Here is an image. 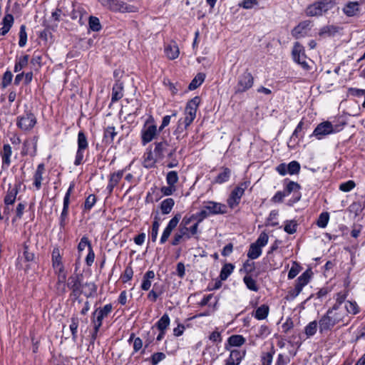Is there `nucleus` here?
Segmentation results:
<instances>
[{
  "label": "nucleus",
  "instance_id": "obj_23",
  "mask_svg": "<svg viewBox=\"0 0 365 365\" xmlns=\"http://www.w3.org/2000/svg\"><path fill=\"white\" fill-rule=\"evenodd\" d=\"M164 51L166 56L170 60L177 58L180 54L178 46L175 41H173L165 46Z\"/></svg>",
  "mask_w": 365,
  "mask_h": 365
},
{
  "label": "nucleus",
  "instance_id": "obj_25",
  "mask_svg": "<svg viewBox=\"0 0 365 365\" xmlns=\"http://www.w3.org/2000/svg\"><path fill=\"white\" fill-rule=\"evenodd\" d=\"M14 22V17L11 14H7L2 19V27L0 29V36H5L11 29Z\"/></svg>",
  "mask_w": 365,
  "mask_h": 365
},
{
  "label": "nucleus",
  "instance_id": "obj_41",
  "mask_svg": "<svg viewBox=\"0 0 365 365\" xmlns=\"http://www.w3.org/2000/svg\"><path fill=\"white\" fill-rule=\"evenodd\" d=\"M233 270L234 266L232 264H225L220 271V277L221 280H226Z\"/></svg>",
  "mask_w": 365,
  "mask_h": 365
},
{
  "label": "nucleus",
  "instance_id": "obj_43",
  "mask_svg": "<svg viewBox=\"0 0 365 365\" xmlns=\"http://www.w3.org/2000/svg\"><path fill=\"white\" fill-rule=\"evenodd\" d=\"M160 227L159 219L155 217L152 224V228L150 231V237L153 242H155L158 235V230Z\"/></svg>",
  "mask_w": 365,
  "mask_h": 365
},
{
  "label": "nucleus",
  "instance_id": "obj_18",
  "mask_svg": "<svg viewBox=\"0 0 365 365\" xmlns=\"http://www.w3.org/2000/svg\"><path fill=\"white\" fill-rule=\"evenodd\" d=\"M45 173V165L43 163H40L34 174L33 176V185L35 187L36 190H39L41 188L42 182L43 180V175Z\"/></svg>",
  "mask_w": 365,
  "mask_h": 365
},
{
  "label": "nucleus",
  "instance_id": "obj_15",
  "mask_svg": "<svg viewBox=\"0 0 365 365\" xmlns=\"http://www.w3.org/2000/svg\"><path fill=\"white\" fill-rule=\"evenodd\" d=\"M0 155L2 160L1 168L3 170L8 169L11 163V158L12 155V148L9 144L4 145Z\"/></svg>",
  "mask_w": 365,
  "mask_h": 365
},
{
  "label": "nucleus",
  "instance_id": "obj_42",
  "mask_svg": "<svg viewBox=\"0 0 365 365\" xmlns=\"http://www.w3.org/2000/svg\"><path fill=\"white\" fill-rule=\"evenodd\" d=\"M243 281L245 284H246L247 289L250 290L257 292L258 291V286L257 284V282L255 279H254L251 276L246 275L243 278Z\"/></svg>",
  "mask_w": 365,
  "mask_h": 365
},
{
  "label": "nucleus",
  "instance_id": "obj_45",
  "mask_svg": "<svg viewBox=\"0 0 365 365\" xmlns=\"http://www.w3.org/2000/svg\"><path fill=\"white\" fill-rule=\"evenodd\" d=\"M78 319L76 317H72L71 319V324L69 326L72 338L75 341L77 338V331L78 327Z\"/></svg>",
  "mask_w": 365,
  "mask_h": 365
},
{
  "label": "nucleus",
  "instance_id": "obj_35",
  "mask_svg": "<svg viewBox=\"0 0 365 365\" xmlns=\"http://www.w3.org/2000/svg\"><path fill=\"white\" fill-rule=\"evenodd\" d=\"M175 205V201L172 198H166L165 200H163L160 204V210L163 214L167 215L169 214L173 206Z\"/></svg>",
  "mask_w": 365,
  "mask_h": 365
},
{
  "label": "nucleus",
  "instance_id": "obj_31",
  "mask_svg": "<svg viewBox=\"0 0 365 365\" xmlns=\"http://www.w3.org/2000/svg\"><path fill=\"white\" fill-rule=\"evenodd\" d=\"M231 175V170L228 168H222V171L215 178L214 182L222 184L229 180Z\"/></svg>",
  "mask_w": 365,
  "mask_h": 365
},
{
  "label": "nucleus",
  "instance_id": "obj_49",
  "mask_svg": "<svg viewBox=\"0 0 365 365\" xmlns=\"http://www.w3.org/2000/svg\"><path fill=\"white\" fill-rule=\"evenodd\" d=\"M27 42V34L26 31V26L24 25H21L19 31V45L20 47H24L26 46Z\"/></svg>",
  "mask_w": 365,
  "mask_h": 365
},
{
  "label": "nucleus",
  "instance_id": "obj_36",
  "mask_svg": "<svg viewBox=\"0 0 365 365\" xmlns=\"http://www.w3.org/2000/svg\"><path fill=\"white\" fill-rule=\"evenodd\" d=\"M68 287L75 293H79L81 290V282L77 276H71L68 280Z\"/></svg>",
  "mask_w": 365,
  "mask_h": 365
},
{
  "label": "nucleus",
  "instance_id": "obj_40",
  "mask_svg": "<svg viewBox=\"0 0 365 365\" xmlns=\"http://www.w3.org/2000/svg\"><path fill=\"white\" fill-rule=\"evenodd\" d=\"M117 135L113 126H108L104 130L103 137L107 143H111Z\"/></svg>",
  "mask_w": 365,
  "mask_h": 365
},
{
  "label": "nucleus",
  "instance_id": "obj_57",
  "mask_svg": "<svg viewBox=\"0 0 365 365\" xmlns=\"http://www.w3.org/2000/svg\"><path fill=\"white\" fill-rule=\"evenodd\" d=\"M290 362L289 356L284 354H279L274 365H287Z\"/></svg>",
  "mask_w": 365,
  "mask_h": 365
},
{
  "label": "nucleus",
  "instance_id": "obj_58",
  "mask_svg": "<svg viewBox=\"0 0 365 365\" xmlns=\"http://www.w3.org/2000/svg\"><path fill=\"white\" fill-rule=\"evenodd\" d=\"M96 198L94 195H89L86 199L84 208L86 210H90L96 204Z\"/></svg>",
  "mask_w": 365,
  "mask_h": 365
},
{
  "label": "nucleus",
  "instance_id": "obj_51",
  "mask_svg": "<svg viewBox=\"0 0 365 365\" xmlns=\"http://www.w3.org/2000/svg\"><path fill=\"white\" fill-rule=\"evenodd\" d=\"M166 356L163 352H156L154 353L150 359H149L152 364V365H157L160 361H163L165 359Z\"/></svg>",
  "mask_w": 365,
  "mask_h": 365
},
{
  "label": "nucleus",
  "instance_id": "obj_54",
  "mask_svg": "<svg viewBox=\"0 0 365 365\" xmlns=\"http://www.w3.org/2000/svg\"><path fill=\"white\" fill-rule=\"evenodd\" d=\"M287 170L289 175L297 174L299 172L300 165L297 161H292L287 165Z\"/></svg>",
  "mask_w": 365,
  "mask_h": 365
},
{
  "label": "nucleus",
  "instance_id": "obj_16",
  "mask_svg": "<svg viewBox=\"0 0 365 365\" xmlns=\"http://www.w3.org/2000/svg\"><path fill=\"white\" fill-rule=\"evenodd\" d=\"M312 274V271L310 269H307L297 278L295 285L297 294H299L302 292L303 287L309 283Z\"/></svg>",
  "mask_w": 365,
  "mask_h": 365
},
{
  "label": "nucleus",
  "instance_id": "obj_8",
  "mask_svg": "<svg viewBox=\"0 0 365 365\" xmlns=\"http://www.w3.org/2000/svg\"><path fill=\"white\" fill-rule=\"evenodd\" d=\"M78 149L76 154L74 164L79 165L82 163L85 150L88 148L87 138L84 133L80 131L78 134Z\"/></svg>",
  "mask_w": 365,
  "mask_h": 365
},
{
  "label": "nucleus",
  "instance_id": "obj_56",
  "mask_svg": "<svg viewBox=\"0 0 365 365\" xmlns=\"http://www.w3.org/2000/svg\"><path fill=\"white\" fill-rule=\"evenodd\" d=\"M166 146V142H159L155 143V153L159 158H162L163 157V152Z\"/></svg>",
  "mask_w": 365,
  "mask_h": 365
},
{
  "label": "nucleus",
  "instance_id": "obj_21",
  "mask_svg": "<svg viewBox=\"0 0 365 365\" xmlns=\"http://www.w3.org/2000/svg\"><path fill=\"white\" fill-rule=\"evenodd\" d=\"M37 140L34 139L33 140H25L23 144V148L21 154L23 155H30L34 156L36 154Z\"/></svg>",
  "mask_w": 365,
  "mask_h": 365
},
{
  "label": "nucleus",
  "instance_id": "obj_47",
  "mask_svg": "<svg viewBox=\"0 0 365 365\" xmlns=\"http://www.w3.org/2000/svg\"><path fill=\"white\" fill-rule=\"evenodd\" d=\"M329 220V215L328 212H322L320 214L317 225L319 227L324 228L327 227Z\"/></svg>",
  "mask_w": 365,
  "mask_h": 365
},
{
  "label": "nucleus",
  "instance_id": "obj_17",
  "mask_svg": "<svg viewBox=\"0 0 365 365\" xmlns=\"http://www.w3.org/2000/svg\"><path fill=\"white\" fill-rule=\"evenodd\" d=\"M19 185L11 186L9 185V189L4 199L5 205H13L16 201V196L19 193Z\"/></svg>",
  "mask_w": 365,
  "mask_h": 365
},
{
  "label": "nucleus",
  "instance_id": "obj_11",
  "mask_svg": "<svg viewBox=\"0 0 365 365\" xmlns=\"http://www.w3.org/2000/svg\"><path fill=\"white\" fill-rule=\"evenodd\" d=\"M254 83V78L251 73L245 71L242 73L237 81L235 88L236 93H243L252 87Z\"/></svg>",
  "mask_w": 365,
  "mask_h": 365
},
{
  "label": "nucleus",
  "instance_id": "obj_13",
  "mask_svg": "<svg viewBox=\"0 0 365 365\" xmlns=\"http://www.w3.org/2000/svg\"><path fill=\"white\" fill-rule=\"evenodd\" d=\"M192 220L191 217H184L179 230H183L185 232V239H190L191 236L195 235L197 232L199 222H195L192 225L188 226Z\"/></svg>",
  "mask_w": 365,
  "mask_h": 365
},
{
  "label": "nucleus",
  "instance_id": "obj_32",
  "mask_svg": "<svg viewBox=\"0 0 365 365\" xmlns=\"http://www.w3.org/2000/svg\"><path fill=\"white\" fill-rule=\"evenodd\" d=\"M274 353L275 351L273 346L269 351L262 352L260 356L262 365H272Z\"/></svg>",
  "mask_w": 365,
  "mask_h": 365
},
{
  "label": "nucleus",
  "instance_id": "obj_61",
  "mask_svg": "<svg viewBox=\"0 0 365 365\" xmlns=\"http://www.w3.org/2000/svg\"><path fill=\"white\" fill-rule=\"evenodd\" d=\"M300 272V266L297 263L294 262L291 269L288 273V278L292 279H294Z\"/></svg>",
  "mask_w": 365,
  "mask_h": 365
},
{
  "label": "nucleus",
  "instance_id": "obj_37",
  "mask_svg": "<svg viewBox=\"0 0 365 365\" xmlns=\"http://www.w3.org/2000/svg\"><path fill=\"white\" fill-rule=\"evenodd\" d=\"M205 75L202 73H199L196 75V76L192 80L188 88L190 90L192 91L198 88L205 81Z\"/></svg>",
  "mask_w": 365,
  "mask_h": 365
},
{
  "label": "nucleus",
  "instance_id": "obj_20",
  "mask_svg": "<svg viewBox=\"0 0 365 365\" xmlns=\"http://www.w3.org/2000/svg\"><path fill=\"white\" fill-rule=\"evenodd\" d=\"M124 174V170H118L117 172L113 173L109 176L108 184L107 185V190L109 193H111L113 190V188L118 184L123 175Z\"/></svg>",
  "mask_w": 365,
  "mask_h": 365
},
{
  "label": "nucleus",
  "instance_id": "obj_1",
  "mask_svg": "<svg viewBox=\"0 0 365 365\" xmlns=\"http://www.w3.org/2000/svg\"><path fill=\"white\" fill-rule=\"evenodd\" d=\"M349 322V319H347L344 309L337 301L320 319L319 322V331L322 333L331 329L336 324L342 323V325H346Z\"/></svg>",
  "mask_w": 365,
  "mask_h": 365
},
{
  "label": "nucleus",
  "instance_id": "obj_53",
  "mask_svg": "<svg viewBox=\"0 0 365 365\" xmlns=\"http://www.w3.org/2000/svg\"><path fill=\"white\" fill-rule=\"evenodd\" d=\"M269 237L267 234L264 232H262L259 236L258 237L257 240L255 242H254L255 245L259 246V247L262 248L263 247L266 246L268 242Z\"/></svg>",
  "mask_w": 365,
  "mask_h": 365
},
{
  "label": "nucleus",
  "instance_id": "obj_55",
  "mask_svg": "<svg viewBox=\"0 0 365 365\" xmlns=\"http://www.w3.org/2000/svg\"><path fill=\"white\" fill-rule=\"evenodd\" d=\"M86 247H88V249L89 250V247H92L88 238L86 236H83L81 239V241L78 245V252L81 253V252H83L86 249Z\"/></svg>",
  "mask_w": 365,
  "mask_h": 365
},
{
  "label": "nucleus",
  "instance_id": "obj_59",
  "mask_svg": "<svg viewBox=\"0 0 365 365\" xmlns=\"http://www.w3.org/2000/svg\"><path fill=\"white\" fill-rule=\"evenodd\" d=\"M284 231L288 234H294L297 231V223L293 221H287L285 223Z\"/></svg>",
  "mask_w": 365,
  "mask_h": 365
},
{
  "label": "nucleus",
  "instance_id": "obj_30",
  "mask_svg": "<svg viewBox=\"0 0 365 365\" xmlns=\"http://www.w3.org/2000/svg\"><path fill=\"white\" fill-rule=\"evenodd\" d=\"M155 277V273L152 270H149L145 272V274L143 276V282L141 284V289L144 291H148L152 284V279Z\"/></svg>",
  "mask_w": 365,
  "mask_h": 365
},
{
  "label": "nucleus",
  "instance_id": "obj_4",
  "mask_svg": "<svg viewBox=\"0 0 365 365\" xmlns=\"http://www.w3.org/2000/svg\"><path fill=\"white\" fill-rule=\"evenodd\" d=\"M334 2L332 0H320L310 4L306 9V14L309 16H322L328 10L332 9Z\"/></svg>",
  "mask_w": 365,
  "mask_h": 365
},
{
  "label": "nucleus",
  "instance_id": "obj_7",
  "mask_svg": "<svg viewBox=\"0 0 365 365\" xmlns=\"http://www.w3.org/2000/svg\"><path fill=\"white\" fill-rule=\"evenodd\" d=\"M249 182H242L231 192L227 200V203L231 209L236 207L240 204L245 190L247 188Z\"/></svg>",
  "mask_w": 365,
  "mask_h": 365
},
{
  "label": "nucleus",
  "instance_id": "obj_34",
  "mask_svg": "<svg viewBox=\"0 0 365 365\" xmlns=\"http://www.w3.org/2000/svg\"><path fill=\"white\" fill-rule=\"evenodd\" d=\"M245 338L239 334L232 335L227 339V342L230 346L237 347L241 346L245 343Z\"/></svg>",
  "mask_w": 365,
  "mask_h": 365
},
{
  "label": "nucleus",
  "instance_id": "obj_27",
  "mask_svg": "<svg viewBox=\"0 0 365 365\" xmlns=\"http://www.w3.org/2000/svg\"><path fill=\"white\" fill-rule=\"evenodd\" d=\"M343 11L348 16H354L359 12V4L357 1H350L345 5Z\"/></svg>",
  "mask_w": 365,
  "mask_h": 365
},
{
  "label": "nucleus",
  "instance_id": "obj_48",
  "mask_svg": "<svg viewBox=\"0 0 365 365\" xmlns=\"http://www.w3.org/2000/svg\"><path fill=\"white\" fill-rule=\"evenodd\" d=\"M133 340V351L134 352H138L143 347V341L139 337H135L134 334H132L128 339V341H131Z\"/></svg>",
  "mask_w": 365,
  "mask_h": 365
},
{
  "label": "nucleus",
  "instance_id": "obj_50",
  "mask_svg": "<svg viewBox=\"0 0 365 365\" xmlns=\"http://www.w3.org/2000/svg\"><path fill=\"white\" fill-rule=\"evenodd\" d=\"M300 189V185L295 182L289 181L285 186L284 192L288 196L291 192L298 191Z\"/></svg>",
  "mask_w": 365,
  "mask_h": 365
},
{
  "label": "nucleus",
  "instance_id": "obj_63",
  "mask_svg": "<svg viewBox=\"0 0 365 365\" xmlns=\"http://www.w3.org/2000/svg\"><path fill=\"white\" fill-rule=\"evenodd\" d=\"M133 276V271L131 267H127L123 275L121 276L122 280L124 283L130 281Z\"/></svg>",
  "mask_w": 365,
  "mask_h": 365
},
{
  "label": "nucleus",
  "instance_id": "obj_44",
  "mask_svg": "<svg viewBox=\"0 0 365 365\" xmlns=\"http://www.w3.org/2000/svg\"><path fill=\"white\" fill-rule=\"evenodd\" d=\"M317 330V322L312 321L309 322L304 328V332L307 337L314 335Z\"/></svg>",
  "mask_w": 365,
  "mask_h": 365
},
{
  "label": "nucleus",
  "instance_id": "obj_39",
  "mask_svg": "<svg viewBox=\"0 0 365 365\" xmlns=\"http://www.w3.org/2000/svg\"><path fill=\"white\" fill-rule=\"evenodd\" d=\"M170 319L167 314H164L156 323V327L160 331H165L170 325Z\"/></svg>",
  "mask_w": 365,
  "mask_h": 365
},
{
  "label": "nucleus",
  "instance_id": "obj_38",
  "mask_svg": "<svg viewBox=\"0 0 365 365\" xmlns=\"http://www.w3.org/2000/svg\"><path fill=\"white\" fill-rule=\"evenodd\" d=\"M262 255V248L252 243L250 245L249 251L247 252V257L251 259H255Z\"/></svg>",
  "mask_w": 365,
  "mask_h": 365
},
{
  "label": "nucleus",
  "instance_id": "obj_26",
  "mask_svg": "<svg viewBox=\"0 0 365 365\" xmlns=\"http://www.w3.org/2000/svg\"><path fill=\"white\" fill-rule=\"evenodd\" d=\"M143 165L146 168H153L156 163L157 159L150 149H148L143 157Z\"/></svg>",
  "mask_w": 365,
  "mask_h": 365
},
{
  "label": "nucleus",
  "instance_id": "obj_19",
  "mask_svg": "<svg viewBox=\"0 0 365 365\" xmlns=\"http://www.w3.org/2000/svg\"><path fill=\"white\" fill-rule=\"evenodd\" d=\"M110 10L114 12H133L135 7L133 6L127 4L126 3L118 1L113 0Z\"/></svg>",
  "mask_w": 365,
  "mask_h": 365
},
{
  "label": "nucleus",
  "instance_id": "obj_3",
  "mask_svg": "<svg viewBox=\"0 0 365 365\" xmlns=\"http://www.w3.org/2000/svg\"><path fill=\"white\" fill-rule=\"evenodd\" d=\"M52 267L58 276L59 282H64L66 278L64 265L62 262V254L58 248H54L51 254Z\"/></svg>",
  "mask_w": 365,
  "mask_h": 365
},
{
  "label": "nucleus",
  "instance_id": "obj_24",
  "mask_svg": "<svg viewBox=\"0 0 365 365\" xmlns=\"http://www.w3.org/2000/svg\"><path fill=\"white\" fill-rule=\"evenodd\" d=\"M339 302L344 309L347 319H349V314H356L359 312V307L356 302L350 301H339Z\"/></svg>",
  "mask_w": 365,
  "mask_h": 365
},
{
  "label": "nucleus",
  "instance_id": "obj_14",
  "mask_svg": "<svg viewBox=\"0 0 365 365\" xmlns=\"http://www.w3.org/2000/svg\"><path fill=\"white\" fill-rule=\"evenodd\" d=\"M205 208L211 215L225 214L227 212V206L224 204L209 201L205 204Z\"/></svg>",
  "mask_w": 365,
  "mask_h": 365
},
{
  "label": "nucleus",
  "instance_id": "obj_12",
  "mask_svg": "<svg viewBox=\"0 0 365 365\" xmlns=\"http://www.w3.org/2000/svg\"><path fill=\"white\" fill-rule=\"evenodd\" d=\"M292 57L294 61L299 64L303 68H309V64L307 61V56L304 53V48L298 42L295 43L293 47Z\"/></svg>",
  "mask_w": 365,
  "mask_h": 365
},
{
  "label": "nucleus",
  "instance_id": "obj_46",
  "mask_svg": "<svg viewBox=\"0 0 365 365\" xmlns=\"http://www.w3.org/2000/svg\"><path fill=\"white\" fill-rule=\"evenodd\" d=\"M178 179V175L176 171H170L166 175V182L168 185L175 186Z\"/></svg>",
  "mask_w": 365,
  "mask_h": 365
},
{
  "label": "nucleus",
  "instance_id": "obj_52",
  "mask_svg": "<svg viewBox=\"0 0 365 365\" xmlns=\"http://www.w3.org/2000/svg\"><path fill=\"white\" fill-rule=\"evenodd\" d=\"M89 26L93 31H98L101 29L100 21L98 18L95 16H90L89 18Z\"/></svg>",
  "mask_w": 365,
  "mask_h": 365
},
{
  "label": "nucleus",
  "instance_id": "obj_28",
  "mask_svg": "<svg viewBox=\"0 0 365 365\" xmlns=\"http://www.w3.org/2000/svg\"><path fill=\"white\" fill-rule=\"evenodd\" d=\"M123 96V85L119 81L113 85L112 90V101H117Z\"/></svg>",
  "mask_w": 365,
  "mask_h": 365
},
{
  "label": "nucleus",
  "instance_id": "obj_6",
  "mask_svg": "<svg viewBox=\"0 0 365 365\" xmlns=\"http://www.w3.org/2000/svg\"><path fill=\"white\" fill-rule=\"evenodd\" d=\"M340 130L339 125H334L329 121H324L319 123L314 130L312 135L318 140H322L325 136L336 133Z\"/></svg>",
  "mask_w": 365,
  "mask_h": 365
},
{
  "label": "nucleus",
  "instance_id": "obj_5",
  "mask_svg": "<svg viewBox=\"0 0 365 365\" xmlns=\"http://www.w3.org/2000/svg\"><path fill=\"white\" fill-rule=\"evenodd\" d=\"M113 311L111 304H107L103 307H98L94 310L91 316V322L96 329H100L103 324V320Z\"/></svg>",
  "mask_w": 365,
  "mask_h": 365
},
{
  "label": "nucleus",
  "instance_id": "obj_22",
  "mask_svg": "<svg viewBox=\"0 0 365 365\" xmlns=\"http://www.w3.org/2000/svg\"><path fill=\"white\" fill-rule=\"evenodd\" d=\"M245 354V352L237 349L231 351L229 357L225 361V365H239Z\"/></svg>",
  "mask_w": 365,
  "mask_h": 365
},
{
  "label": "nucleus",
  "instance_id": "obj_62",
  "mask_svg": "<svg viewBox=\"0 0 365 365\" xmlns=\"http://www.w3.org/2000/svg\"><path fill=\"white\" fill-rule=\"evenodd\" d=\"M270 334L269 329L267 326L262 325L257 331L256 336L258 338L264 339Z\"/></svg>",
  "mask_w": 365,
  "mask_h": 365
},
{
  "label": "nucleus",
  "instance_id": "obj_64",
  "mask_svg": "<svg viewBox=\"0 0 365 365\" xmlns=\"http://www.w3.org/2000/svg\"><path fill=\"white\" fill-rule=\"evenodd\" d=\"M183 238H185V232L183 230H178V232L174 235L172 245L174 246L178 245Z\"/></svg>",
  "mask_w": 365,
  "mask_h": 365
},
{
  "label": "nucleus",
  "instance_id": "obj_60",
  "mask_svg": "<svg viewBox=\"0 0 365 365\" xmlns=\"http://www.w3.org/2000/svg\"><path fill=\"white\" fill-rule=\"evenodd\" d=\"M356 184L353 180H348L339 185V190L343 192H349L354 188Z\"/></svg>",
  "mask_w": 365,
  "mask_h": 365
},
{
  "label": "nucleus",
  "instance_id": "obj_10",
  "mask_svg": "<svg viewBox=\"0 0 365 365\" xmlns=\"http://www.w3.org/2000/svg\"><path fill=\"white\" fill-rule=\"evenodd\" d=\"M157 126L147 121L141 130V143L145 145L151 142L158 135Z\"/></svg>",
  "mask_w": 365,
  "mask_h": 365
},
{
  "label": "nucleus",
  "instance_id": "obj_29",
  "mask_svg": "<svg viewBox=\"0 0 365 365\" xmlns=\"http://www.w3.org/2000/svg\"><path fill=\"white\" fill-rule=\"evenodd\" d=\"M269 312V307L266 304H262L252 313V316L257 320H263L267 317Z\"/></svg>",
  "mask_w": 365,
  "mask_h": 365
},
{
  "label": "nucleus",
  "instance_id": "obj_2",
  "mask_svg": "<svg viewBox=\"0 0 365 365\" xmlns=\"http://www.w3.org/2000/svg\"><path fill=\"white\" fill-rule=\"evenodd\" d=\"M200 103V98L198 96L194 97L187 103L184 117L178 120V130L182 132L193 122Z\"/></svg>",
  "mask_w": 365,
  "mask_h": 365
},
{
  "label": "nucleus",
  "instance_id": "obj_33",
  "mask_svg": "<svg viewBox=\"0 0 365 365\" xmlns=\"http://www.w3.org/2000/svg\"><path fill=\"white\" fill-rule=\"evenodd\" d=\"M29 60V56L28 55L21 56L16 59V63L14 66V72H19L25 68Z\"/></svg>",
  "mask_w": 365,
  "mask_h": 365
},
{
  "label": "nucleus",
  "instance_id": "obj_9",
  "mask_svg": "<svg viewBox=\"0 0 365 365\" xmlns=\"http://www.w3.org/2000/svg\"><path fill=\"white\" fill-rule=\"evenodd\" d=\"M36 124V118L31 113H26L17 118L16 125L24 131L31 130Z\"/></svg>",
  "mask_w": 365,
  "mask_h": 365
}]
</instances>
